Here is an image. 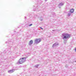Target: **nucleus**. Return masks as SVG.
I'll return each mask as SVG.
<instances>
[{
    "label": "nucleus",
    "mask_w": 76,
    "mask_h": 76,
    "mask_svg": "<svg viewBox=\"0 0 76 76\" xmlns=\"http://www.w3.org/2000/svg\"><path fill=\"white\" fill-rule=\"evenodd\" d=\"M68 66L67 65L65 66V67L66 68Z\"/></svg>",
    "instance_id": "obj_20"
},
{
    "label": "nucleus",
    "mask_w": 76,
    "mask_h": 76,
    "mask_svg": "<svg viewBox=\"0 0 76 76\" xmlns=\"http://www.w3.org/2000/svg\"><path fill=\"white\" fill-rule=\"evenodd\" d=\"M41 40L40 39H37L35 40V44H39L41 42Z\"/></svg>",
    "instance_id": "obj_5"
},
{
    "label": "nucleus",
    "mask_w": 76,
    "mask_h": 76,
    "mask_svg": "<svg viewBox=\"0 0 76 76\" xmlns=\"http://www.w3.org/2000/svg\"><path fill=\"white\" fill-rule=\"evenodd\" d=\"M42 3V1L40 0L37 3V7H34V11H39V8L40 6L39 5L41 4Z\"/></svg>",
    "instance_id": "obj_1"
},
{
    "label": "nucleus",
    "mask_w": 76,
    "mask_h": 76,
    "mask_svg": "<svg viewBox=\"0 0 76 76\" xmlns=\"http://www.w3.org/2000/svg\"><path fill=\"white\" fill-rule=\"evenodd\" d=\"M75 51H76V47L75 48Z\"/></svg>",
    "instance_id": "obj_19"
},
{
    "label": "nucleus",
    "mask_w": 76,
    "mask_h": 76,
    "mask_svg": "<svg viewBox=\"0 0 76 76\" xmlns=\"http://www.w3.org/2000/svg\"><path fill=\"white\" fill-rule=\"evenodd\" d=\"M9 44L10 45H8V47L10 48L12 47V46H13V42H9Z\"/></svg>",
    "instance_id": "obj_7"
},
{
    "label": "nucleus",
    "mask_w": 76,
    "mask_h": 76,
    "mask_svg": "<svg viewBox=\"0 0 76 76\" xmlns=\"http://www.w3.org/2000/svg\"><path fill=\"white\" fill-rule=\"evenodd\" d=\"M39 64L37 65H35V66H34V67H37V68H38V66H39Z\"/></svg>",
    "instance_id": "obj_15"
},
{
    "label": "nucleus",
    "mask_w": 76,
    "mask_h": 76,
    "mask_svg": "<svg viewBox=\"0 0 76 76\" xmlns=\"http://www.w3.org/2000/svg\"><path fill=\"white\" fill-rule=\"evenodd\" d=\"M5 51H4V53H5Z\"/></svg>",
    "instance_id": "obj_22"
},
{
    "label": "nucleus",
    "mask_w": 76,
    "mask_h": 76,
    "mask_svg": "<svg viewBox=\"0 0 76 76\" xmlns=\"http://www.w3.org/2000/svg\"><path fill=\"white\" fill-rule=\"evenodd\" d=\"M7 42H6V43H7Z\"/></svg>",
    "instance_id": "obj_25"
},
{
    "label": "nucleus",
    "mask_w": 76,
    "mask_h": 76,
    "mask_svg": "<svg viewBox=\"0 0 76 76\" xmlns=\"http://www.w3.org/2000/svg\"><path fill=\"white\" fill-rule=\"evenodd\" d=\"M4 55H1V60H3V59H4Z\"/></svg>",
    "instance_id": "obj_12"
},
{
    "label": "nucleus",
    "mask_w": 76,
    "mask_h": 76,
    "mask_svg": "<svg viewBox=\"0 0 76 76\" xmlns=\"http://www.w3.org/2000/svg\"><path fill=\"white\" fill-rule=\"evenodd\" d=\"M25 19H26V17H25Z\"/></svg>",
    "instance_id": "obj_18"
},
{
    "label": "nucleus",
    "mask_w": 76,
    "mask_h": 76,
    "mask_svg": "<svg viewBox=\"0 0 76 76\" xmlns=\"http://www.w3.org/2000/svg\"><path fill=\"white\" fill-rule=\"evenodd\" d=\"M75 62H76V61H75Z\"/></svg>",
    "instance_id": "obj_24"
},
{
    "label": "nucleus",
    "mask_w": 76,
    "mask_h": 76,
    "mask_svg": "<svg viewBox=\"0 0 76 76\" xmlns=\"http://www.w3.org/2000/svg\"><path fill=\"white\" fill-rule=\"evenodd\" d=\"M62 35L64 37H63V39H67L70 38V35L68 34L64 33L62 34Z\"/></svg>",
    "instance_id": "obj_2"
},
{
    "label": "nucleus",
    "mask_w": 76,
    "mask_h": 76,
    "mask_svg": "<svg viewBox=\"0 0 76 76\" xmlns=\"http://www.w3.org/2000/svg\"><path fill=\"white\" fill-rule=\"evenodd\" d=\"M40 29H42V30L43 29V28H42V27H40Z\"/></svg>",
    "instance_id": "obj_17"
},
{
    "label": "nucleus",
    "mask_w": 76,
    "mask_h": 76,
    "mask_svg": "<svg viewBox=\"0 0 76 76\" xmlns=\"http://www.w3.org/2000/svg\"><path fill=\"white\" fill-rule=\"evenodd\" d=\"M55 30H53V31H54Z\"/></svg>",
    "instance_id": "obj_23"
},
{
    "label": "nucleus",
    "mask_w": 76,
    "mask_h": 76,
    "mask_svg": "<svg viewBox=\"0 0 76 76\" xmlns=\"http://www.w3.org/2000/svg\"><path fill=\"white\" fill-rule=\"evenodd\" d=\"M37 18H39L40 21H42L43 20V17L39 14H38V15L36 14L34 15V18L35 19Z\"/></svg>",
    "instance_id": "obj_3"
},
{
    "label": "nucleus",
    "mask_w": 76,
    "mask_h": 76,
    "mask_svg": "<svg viewBox=\"0 0 76 76\" xmlns=\"http://www.w3.org/2000/svg\"><path fill=\"white\" fill-rule=\"evenodd\" d=\"M58 45V42H56L52 46V47H56Z\"/></svg>",
    "instance_id": "obj_8"
},
{
    "label": "nucleus",
    "mask_w": 76,
    "mask_h": 76,
    "mask_svg": "<svg viewBox=\"0 0 76 76\" xmlns=\"http://www.w3.org/2000/svg\"><path fill=\"white\" fill-rule=\"evenodd\" d=\"M33 44V40H31V41H30V42H29V45H31L32 44Z\"/></svg>",
    "instance_id": "obj_9"
},
{
    "label": "nucleus",
    "mask_w": 76,
    "mask_h": 76,
    "mask_svg": "<svg viewBox=\"0 0 76 76\" xmlns=\"http://www.w3.org/2000/svg\"><path fill=\"white\" fill-rule=\"evenodd\" d=\"M47 0H45V1H47Z\"/></svg>",
    "instance_id": "obj_21"
},
{
    "label": "nucleus",
    "mask_w": 76,
    "mask_h": 76,
    "mask_svg": "<svg viewBox=\"0 0 76 76\" xmlns=\"http://www.w3.org/2000/svg\"><path fill=\"white\" fill-rule=\"evenodd\" d=\"M14 71H15L14 70L11 69L10 71H8V72L9 73H12L14 72Z\"/></svg>",
    "instance_id": "obj_10"
},
{
    "label": "nucleus",
    "mask_w": 76,
    "mask_h": 76,
    "mask_svg": "<svg viewBox=\"0 0 76 76\" xmlns=\"http://www.w3.org/2000/svg\"><path fill=\"white\" fill-rule=\"evenodd\" d=\"M1 64H2L3 63H4V61H3V60L2 61H1Z\"/></svg>",
    "instance_id": "obj_13"
},
{
    "label": "nucleus",
    "mask_w": 76,
    "mask_h": 76,
    "mask_svg": "<svg viewBox=\"0 0 76 76\" xmlns=\"http://www.w3.org/2000/svg\"><path fill=\"white\" fill-rule=\"evenodd\" d=\"M74 12V10L73 9H72L70 10V12L68 14V16L69 17V16L71 15V13H73Z\"/></svg>",
    "instance_id": "obj_6"
},
{
    "label": "nucleus",
    "mask_w": 76,
    "mask_h": 76,
    "mask_svg": "<svg viewBox=\"0 0 76 76\" xmlns=\"http://www.w3.org/2000/svg\"><path fill=\"white\" fill-rule=\"evenodd\" d=\"M28 58V56H27L26 57H23V59L24 60H25V61H26V59L27 58Z\"/></svg>",
    "instance_id": "obj_14"
},
{
    "label": "nucleus",
    "mask_w": 76,
    "mask_h": 76,
    "mask_svg": "<svg viewBox=\"0 0 76 76\" xmlns=\"http://www.w3.org/2000/svg\"><path fill=\"white\" fill-rule=\"evenodd\" d=\"M25 62V59H24L23 58H22L19 60V61L17 63V64H22V63H23Z\"/></svg>",
    "instance_id": "obj_4"
},
{
    "label": "nucleus",
    "mask_w": 76,
    "mask_h": 76,
    "mask_svg": "<svg viewBox=\"0 0 76 76\" xmlns=\"http://www.w3.org/2000/svg\"><path fill=\"white\" fill-rule=\"evenodd\" d=\"M64 4L63 3H61L58 4L59 6H63V5Z\"/></svg>",
    "instance_id": "obj_11"
},
{
    "label": "nucleus",
    "mask_w": 76,
    "mask_h": 76,
    "mask_svg": "<svg viewBox=\"0 0 76 76\" xmlns=\"http://www.w3.org/2000/svg\"><path fill=\"white\" fill-rule=\"evenodd\" d=\"M32 24H31L29 25V26H32Z\"/></svg>",
    "instance_id": "obj_16"
}]
</instances>
